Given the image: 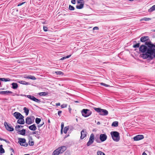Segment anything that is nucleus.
I'll use <instances>...</instances> for the list:
<instances>
[{"mask_svg":"<svg viewBox=\"0 0 155 155\" xmlns=\"http://www.w3.org/2000/svg\"><path fill=\"white\" fill-rule=\"evenodd\" d=\"M38 132V131H33L32 132V134H37Z\"/></svg>","mask_w":155,"mask_h":155,"instance_id":"obj_50","label":"nucleus"},{"mask_svg":"<svg viewBox=\"0 0 155 155\" xmlns=\"http://www.w3.org/2000/svg\"><path fill=\"white\" fill-rule=\"evenodd\" d=\"M62 130H63V129H61V134H62V133H63V131Z\"/></svg>","mask_w":155,"mask_h":155,"instance_id":"obj_58","label":"nucleus"},{"mask_svg":"<svg viewBox=\"0 0 155 155\" xmlns=\"http://www.w3.org/2000/svg\"><path fill=\"white\" fill-rule=\"evenodd\" d=\"M94 140V135L93 134H92L90 137L89 141L87 143V145L89 146L92 144Z\"/></svg>","mask_w":155,"mask_h":155,"instance_id":"obj_6","label":"nucleus"},{"mask_svg":"<svg viewBox=\"0 0 155 155\" xmlns=\"http://www.w3.org/2000/svg\"><path fill=\"white\" fill-rule=\"evenodd\" d=\"M62 113V111L61 110H59L58 112V114L59 116H61V114Z\"/></svg>","mask_w":155,"mask_h":155,"instance_id":"obj_45","label":"nucleus"},{"mask_svg":"<svg viewBox=\"0 0 155 155\" xmlns=\"http://www.w3.org/2000/svg\"><path fill=\"white\" fill-rule=\"evenodd\" d=\"M118 123L117 121H114L112 123V126L117 127L118 126Z\"/></svg>","mask_w":155,"mask_h":155,"instance_id":"obj_27","label":"nucleus"},{"mask_svg":"<svg viewBox=\"0 0 155 155\" xmlns=\"http://www.w3.org/2000/svg\"><path fill=\"white\" fill-rule=\"evenodd\" d=\"M18 82L20 84L26 85L29 84V83L28 82H26L24 81H18Z\"/></svg>","mask_w":155,"mask_h":155,"instance_id":"obj_22","label":"nucleus"},{"mask_svg":"<svg viewBox=\"0 0 155 155\" xmlns=\"http://www.w3.org/2000/svg\"><path fill=\"white\" fill-rule=\"evenodd\" d=\"M38 94L40 96H46L48 94V93L46 92H42L39 93Z\"/></svg>","mask_w":155,"mask_h":155,"instance_id":"obj_30","label":"nucleus"},{"mask_svg":"<svg viewBox=\"0 0 155 155\" xmlns=\"http://www.w3.org/2000/svg\"><path fill=\"white\" fill-rule=\"evenodd\" d=\"M113 140L116 141L118 142L120 140V134L117 131H111L110 133Z\"/></svg>","mask_w":155,"mask_h":155,"instance_id":"obj_2","label":"nucleus"},{"mask_svg":"<svg viewBox=\"0 0 155 155\" xmlns=\"http://www.w3.org/2000/svg\"><path fill=\"white\" fill-rule=\"evenodd\" d=\"M140 44L139 43H138L136 45H133V47L134 48H138L140 46Z\"/></svg>","mask_w":155,"mask_h":155,"instance_id":"obj_39","label":"nucleus"},{"mask_svg":"<svg viewBox=\"0 0 155 155\" xmlns=\"http://www.w3.org/2000/svg\"><path fill=\"white\" fill-rule=\"evenodd\" d=\"M67 104H63L61 105V108H64L67 107Z\"/></svg>","mask_w":155,"mask_h":155,"instance_id":"obj_41","label":"nucleus"},{"mask_svg":"<svg viewBox=\"0 0 155 155\" xmlns=\"http://www.w3.org/2000/svg\"><path fill=\"white\" fill-rule=\"evenodd\" d=\"M25 2H23L22 3H19L18 5V6H21V5H22L24 4L25 3Z\"/></svg>","mask_w":155,"mask_h":155,"instance_id":"obj_46","label":"nucleus"},{"mask_svg":"<svg viewBox=\"0 0 155 155\" xmlns=\"http://www.w3.org/2000/svg\"><path fill=\"white\" fill-rule=\"evenodd\" d=\"M29 145L30 146H32L34 144V142L33 141L29 140L28 142Z\"/></svg>","mask_w":155,"mask_h":155,"instance_id":"obj_38","label":"nucleus"},{"mask_svg":"<svg viewBox=\"0 0 155 155\" xmlns=\"http://www.w3.org/2000/svg\"><path fill=\"white\" fill-rule=\"evenodd\" d=\"M60 153H61L59 151V149H57L53 152L52 155H58Z\"/></svg>","mask_w":155,"mask_h":155,"instance_id":"obj_19","label":"nucleus"},{"mask_svg":"<svg viewBox=\"0 0 155 155\" xmlns=\"http://www.w3.org/2000/svg\"><path fill=\"white\" fill-rule=\"evenodd\" d=\"M151 20V18H144L140 19V21H148Z\"/></svg>","mask_w":155,"mask_h":155,"instance_id":"obj_31","label":"nucleus"},{"mask_svg":"<svg viewBox=\"0 0 155 155\" xmlns=\"http://www.w3.org/2000/svg\"><path fill=\"white\" fill-rule=\"evenodd\" d=\"M98 28L97 27H95L93 28V30H98Z\"/></svg>","mask_w":155,"mask_h":155,"instance_id":"obj_51","label":"nucleus"},{"mask_svg":"<svg viewBox=\"0 0 155 155\" xmlns=\"http://www.w3.org/2000/svg\"><path fill=\"white\" fill-rule=\"evenodd\" d=\"M24 155H29V154H25Z\"/></svg>","mask_w":155,"mask_h":155,"instance_id":"obj_64","label":"nucleus"},{"mask_svg":"<svg viewBox=\"0 0 155 155\" xmlns=\"http://www.w3.org/2000/svg\"><path fill=\"white\" fill-rule=\"evenodd\" d=\"M0 140H4L3 139H2V138H0Z\"/></svg>","mask_w":155,"mask_h":155,"instance_id":"obj_62","label":"nucleus"},{"mask_svg":"<svg viewBox=\"0 0 155 155\" xmlns=\"http://www.w3.org/2000/svg\"><path fill=\"white\" fill-rule=\"evenodd\" d=\"M18 142L21 145L25 147H27L28 146V143L26 142V140L25 138H18Z\"/></svg>","mask_w":155,"mask_h":155,"instance_id":"obj_5","label":"nucleus"},{"mask_svg":"<svg viewBox=\"0 0 155 155\" xmlns=\"http://www.w3.org/2000/svg\"><path fill=\"white\" fill-rule=\"evenodd\" d=\"M142 155H147L146 153H145V152H143L142 154Z\"/></svg>","mask_w":155,"mask_h":155,"instance_id":"obj_55","label":"nucleus"},{"mask_svg":"<svg viewBox=\"0 0 155 155\" xmlns=\"http://www.w3.org/2000/svg\"><path fill=\"white\" fill-rule=\"evenodd\" d=\"M31 100L33 101L38 103H39L41 102L40 100L35 98L34 96Z\"/></svg>","mask_w":155,"mask_h":155,"instance_id":"obj_23","label":"nucleus"},{"mask_svg":"<svg viewBox=\"0 0 155 155\" xmlns=\"http://www.w3.org/2000/svg\"><path fill=\"white\" fill-rule=\"evenodd\" d=\"M55 73L57 75H63L64 74V73L61 71H55Z\"/></svg>","mask_w":155,"mask_h":155,"instance_id":"obj_32","label":"nucleus"},{"mask_svg":"<svg viewBox=\"0 0 155 155\" xmlns=\"http://www.w3.org/2000/svg\"><path fill=\"white\" fill-rule=\"evenodd\" d=\"M48 123H50V120H48Z\"/></svg>","mask_w":155,"mask_h":155,"instance_id":"obj_60","label":"nucleus"},{"mask_svg":"<svg viewBox=\"0 0 155 155\" xmlns=\"http://www.w3.org/2000/svg\"><path fill=\"white\" fill-rule=\"evenodd\" d=\"M64 127V124L63 122H62L61 124V129H63Z\"/></svg>","mask_w":155,"mask_h":155,"instance_id":"obj_47","label":"nucleus"},{"mask_svg":"<svg viewBox=\"0 0 155 155\" xmlns=\"http://www.w3.org/2000/svg\"><path fill=\"white\" fill-rule=\"evenodd\" d=\"M149 40V37L148 36H143L140 39V41L143 42H145L146 41H147Z\"/></svg>","mask_w":155,"mask_h":155,"instance_id":"obj_14","label":"nucleus"},{"mask_svg":"<svg viewBox=\"0 0 155 155\" xmlns=\"http://www.w3.org/2000/svg\"><path fill=\"white\" fill-rule=\"evenodd\" d=\"M145 44L147 46L142 45L139 48V51L143 53L141 56L144 59L152 60L154 57L153 54L155 51V45L151 41L146 42Z\"/></svg>","mask_w":155,"mask_h":155,"instance_id":"obj_1","label":"nucleus"},{"mask_svg":"<svg viewBox=\"0 0 155 155\" xmlns=\"http://www.w3.org/2000/svg\"><path fill=\"white\" fill-rule=\"evenodd\" d=\"M24 118V117L23 116L21 119H18V120L17 121V123L21 124H25V120Z\"/></svg>","mask_w":155,"mask_h":155,"instance_id":"obj_16","label":"nucleus"},{"mask_svg":"<svg viewBox=\"0 0 155 155\" xmlns=\"http://www.w3.org/2000/svg\"><path fill=\"white\" fill-rule=\"evenodd\" d=\"M33 97V96H31V95H27V97L31 100H32Z\"/></svg>","mask_w":155,"mask_h":155,"instance_id":"obj_42","label":"nucleus"},{"mask_svg":"<svg viewBox=\"0 0 155 155\" xmlns=\"http://www.w3.org/2000/svg\"><path fill=\"white\" fill-rule=\"evenodd\" d=\"M69 110H70V111H71V108H69Z\"/></svg>","mask_w":155,"mask_h":155,"instance_id":"obj_63","label":"nucleus"},{"mask_svg":"<svg viewBox=\"0 0 155 155\" xmlns=\"http://www.w3.org/2000/svg\"><path fill=\"white\" fill-rule=\"evenodd\" d=\"M13 115L17 119H21L23 116L20 113L17 112H15L13 114Z\"/></svg>","mask_w":155,"mask_h":155,"instance_id":"obj_10","label":"nucleus"},{"mask_svg":"<svg viewBox=\"0 0 155 155\" xmlns=\"http://www.w3.org/2000/svg\"><path fill=\"white\" fill-rule=\"evenodd\" d=\"M41 121V119L40 118H36L35 119V122L37 124H39L40 121Z\"/></svg>","mask_w":155,"mask_h":155,"instance_id":"obj_35","label":"nucleus"},{"mask_svg":"<svg viewBox=\"0 0 155 155\" xmlns=\"http://www.w3.org/2000/svg\"><path fill=\"white\" fill-rule=\"evenodd\" d=\"M69 9L70 10H73L74 9V8L71 5H70L69 7Z\"/></svg>","mask_w":155,"mask_h":155,"instance_id":"obj_40","label":"nucleus"},{"mask_svg":"<svg viewBox=\"0 0 155 155\" xmlns=\"http://www.w3.org/2000/svg\"><path fill=\"white\" fill-rule=\"evenodd\" d=\"M107 136L105 134H101L100 135V139L101 142H104L106 140Z\"/></svg>","mask_w":155,"mask_h":155,"instance_id":"obj_11","label":"nucleus"},{"mask_svg":"<svg viewBox=\"0 0 155 155\" xmlns=\"http://www.w3.org/2000/svg\"><path fill=\"white\" fill-rule=\"evenodd\" d=\"M28 79H30L32 80H35L36 78L34 76L30 75L28 76Z\"/></svg>","mask_w":155,"mask_h":155,"instance_id":"obj_36","label":"nucleus"},{"mask_svg":"<svg viewBox=\"0 0 155 155\" xmlns=\"http://www.w3.org/2000/svg\"><path fill=\"white\" fill-rule=\"evenodd\" d=\"M35 117L33 116L28 117L25 120V123L28 124H30L34 122Z\"/></svg>","mask_w":155,"mask_h":155,"instance_id":"obj_8","label":"nucleus"},{"mask_svg":"<svg viewBox=\"0 0 155 155\" xmlns=\"http://www.w3.org/2000/svg\"><path fill=\"white\" fill-rule=\"evenodd\" d=\"M101 85L104 86H105L106 87H109L110 86L109 85L106 84H105L103 83H101Z\"/></svg>","mask_w":155,"mask_h":155,"instance_id":"obj_43","label":"nucleus"},{"mask_svg":"<svg viewBox=\"0 0 155 155\" xmlns=\"http://www.w3.org/2000/svg\"><path fill=\"white\" fill-rule=\"evenodd\" d=\"M95 141L97 142L98 143H100L101 142L100 140H99V139H96V138H95Z\"/></svg>","mask_w":155,"mask_h":155,"instance_id":"obj_49","label":"nucleus"},{"mask_svg":"<svg viewBox=\"0 0 155 155\" xmlns=\"http://www.w3.org/2000/svg\"><path fill=\"white\" fill-rule=\"evenodd\" d=\"M24 77L25 78L28 79V76H25Z\"/></svg>","mask_w":155,"mask_h":155,"instance_id":"obj_56","label":"nucleus"},{"mask_svg":"<svg viewBox=\"0 0 155 155\" xmlns=\"http://www.w3.org/2000/svg\"><path fill=\"white\" fill-rule=\"evenodd\" d=\"M0 80L3 81H9L11 80L9 78H0Z\"/></svg>","mask_w":155,"mask_h":155,"instance_id":"obj_24","label":"nucleus"},{"mask_svg":"<svg viewBox=\"0 0 155 155\" xmlns=\"http://www.w3.org/2000/svg\"><path fill=\"white\" fill-rule=\"evenodd\" d=\"M78 5L76 6V8L78 9H81L84 7V2L83 0L78 1L77 2Z\"/></svg>","mask_w":155,"mask_h":155,"instance_id":"obj_9","label":"nucleus"},{"mask_svg":"<svg viewBox=\"0 0 155 155\" xmlns=\"http://www.w3.org/2000/svg\"><path fill=\"white\" fill-rule=\"evenodd\" d=\"M81 113L83 116L85 117L90 116L92 114V112L87 109H83L81 111Z\"/></svg>","mask_w":155,"mask_h":155,"instance_id":"obj_4","label":"nucleus"},{"mask_svg":"<svg viewBox=\"0 0 155 155\" xmlns=\"http://www.w3.org/2000/svg\"><path fill=\"white\" fill-rule=\"evenodd\" d=\"M19 126H20V128L21 127L22 128V127H23V126H21V125H19Z\"/></svg>","mask_w":155,"mask_h":155,"instance_id":"obj_61","label":"nucleus"},{"mask_svg":"<svg viewBox=\"0 0 155 155\" xmlns=\"http://www.w3.org/2000/svg\"><path fill=\"white\" fill-rule=\"evenodd\" d=\"M20 95L21 96H24L25 97H27V95H24V94H21Z\"/></svg>","mask_w":155,"mask_h":155,"instance_id":"obj_54","label":"nucleus"},{"mask_svg":"<svg viewBox=\"0 0 155 155\" xmlns=\"http://www.w3.org/2000/svg\"><path fill=\"white\" fill-rule=\"evenodd\" d=\"M86 131L84 130H83L81 131V139H84L86 136Z\"/></svg>","mask_w":155,"mask_h":155,"instance_id":"obj_15","label":"nucleus"},{"mask_svg":"<svg viewBox=\"0 0 155 155\" xmlns=\"http://www.w3.org/2000/svg\"><path fill=\"white\" fill-rule=\"evenodd\" d=\"M26 130L25 129H23L21 130H20L18 132L19 134H21L22 135H25V134Z\"/></svg>","mask_w":155,"mask_h":155,"instance_id":"obj_20","label":"nucleus"},{"mask_svg":"<svg viewBox=\"0 0 155 155\" xmlns=\"http://www.w3.org/2000/svg\"><path fill=\"white\" fill-rule=\"evenodd\" d=\"M13 93L12 92L9 91H0V94H1L9 95V94H12Z\"/></svg>","mask_w":155,"mask_h":155,"instance_id":"obj_13","label":"nucleus"},{"mask_svg":"<svg viewBox=\"0 0 155 155\" xmlns=\"http://www.w3.org/2000/svg\"><path fill=\"white\" fill-rule=\"evenodd\" d=\"M58 149H59V151L61 153H62L63 152L66 150V148L65 146H62L61 147L58 148Z\"/></svg>","mask_w":155,"mask_h":155,"instance_id":"obj_18","label":"nucleus"},{"mask_svg":"<svg viewBox=\"0 0 155 155\" xmlns=\"http://www.w3.org/2000/svg\"><path fill=\"white\" fill-rule=\"evenodd\" d=\"M97 124H100V122H97Z\"/></svg>","mask_w":155,"mask_h":155,"instance_id":"obj_59","label":"nucleus"},{"mask_svg":"<svg viewBox=\"0 0 155 155\" xmlns=\"http://www.w3.org/2000/svg\"><path fill=\"white\" fill-rule=\"evenodd\" d=\"M20 126L19 125H17L15 126V130L17 131V133H18L19 131L20 130Z\"/></svg>","mask_w":155,"mask_h":155,"instance_id":"obj_34","label":"nucleus"},{"mask_svg":"<svg viewBox=\"0 0 155 155\" xmlns=\"http://www.w3.org/2000/svg\"><path fill=\"white\" fill-rule=\"evenodd\" d=\"M144 138V136L142 135H137L134 137V140L138 141L143 139Z\"/></svg>","mask_w":155,"mask_h":155,"instance_id":"obj_12","label":"nucleus"},{"mask_svg":"<svg viewBox=\"0 0 155 155\" xmlns=\"http://www.w3.org/2000/svg\"><path fill=\"white\" fill-rule=\"evenodd\" d=\"M4 125L6 129L9 131H13L14 129L13 127L11 126L10 124H8L6 122H5Z\"/></svg>","mask_w":155,"mask_h":155,"instance_id":"obj_7","label":"nucleus"},{"mask_svg":"<svg viewBox=\"0 0 155 155\" xmlns=\"http://www.w3.org/2000/svg\"><path fill=\"white\" fill-rule=\"evenodd\" d=\"M44 30L45 31H48V29L47 27L45 26L43 27Z\"/></svg>","mask_w":155,"mask_h":155,"instance_id":"obj_44","label":"nucleus"},{"mask_svg":"<svg viewBox=\"0 0 155 155\" xmlns=\"http://www.w3.org/2000/svg\"><path fill=\"white\" fill-rule=\"evenodd\" d=\"M152 32H155V29H152L151 30Z\"/></svg>","mask_w":155,"mask_h":155,"instance_id":"obj_57","label":"nucleus"},{"mask_svg":"<svg viewBox=\"0 0 155 155\" xmlns=\"http://www.w3.org/2000/svg\"><path fill=\"white\" fill-rule=\"evenodd\" d=\"M97 155H105V154L101 151H98L97 152Z\"/></svg>","mask_w":155,"mask_h":155,"instance_id":"obj_37","label":"nucleus"},{"mask_svg":"<svg viewBox=\"0 0 155 155\" xmlns=\"http://www.w3.org/2000/svg\"><path fill=\"white\" fill-rule=\"evenodd\" d=\"M28 128L29 129L32 131H35L37 129L36 126L35 124L29 126L28 127Z\"/></svg>","mask_w":155,"mask_h":155,"instance_id":"obj_17","label":"nucleus"},{"mask_svg":"<svg viewBox=\"0 0 155 155\" xmlns=\"http://www.w3.org/2000/svg\"><path fill=\"white\" fill-rule=\"evenodd\" d=\"M71 56V55L70 54V55L67 56L63 57L61 58V59H60V60H63L65 59L66 58H69V57H70Z\"/></svg>","mask_w":155,"mask_h":155,"instance_id":"obj_33","label":"nucleus"},{"mask_svg":"<svg viewBox=\"0 0 155 155\" xmlns=\"http://www.w3.org/2000/svg\"><path fill=\"white\" fill-rule=\"evenodd\" d=\"M3 140L5 141L7 143H9V142L7 140L5 139Z\"/></svg>","mask_w":155,"mask_h":155,"instance_id":"obj_52","label":"nucleus"},{"mask_svg":"<svg viewBox=\"0 0 155 155\" xmlns=\"http://www.w3.org/2000/svg\"><path fill=\"white\" fill-rule=\"evenodd\" d=\"M23 110H24V112L25 113L26 115H28L29 113V110L26 107H24V108Z\"/></svg>","mask_w":155,"mask_h":155,"instance_id":"obj_25","label":"nucleus"},{"mask_svg":"<svg viewBox=\"0 0 155 155\" xmlns=\"http://www.w3.org/2000/svg\"><path fill=\"white\" fill-rule=\"evenodd\" d=\"M44 124V122H43L42 123V124H39L38 125V127H41Z\"/></svg>","mask_w":155,"mask_h":155,"instance_id":"obj_48","label":"nucleus"},{"mask_svg":"<svg viewBox=\"0 0 155 155\" xmlns=\"http://www.w3.org/2000/svg\"><path fill=\"white\" fill-rule=\"evenodd\" d=\"M69 126H66L65 127L64 129V132L65 134H66L67 132V131L69 130Z\"/></svg>","mask_w":155,"mask_h":155,"instance_id":"obj_29","label":"nucleus"},{"mask_svg":"<svg viewBox=\"0 0 155 155\" xmlns=\"http://www.w3.org/2000/svg\"><path fill=\"white\" fill-rule=\"evenodd\" d=\"M155 10V5L153 6L150 8L148 10L149 12H152Z\"/></svg>","mask_w":155,"mask_h":155,"instance_id":"obj_28","label":"nucleus"},{"mask_svg":"<svg viewBox=\"0 0 155 155\" xmlns=\"http://www.w3.org/2000/svg\"><path fill=\"white\" fill-rule=\"evenodd\" d=\"M94 109L100 115L106 116L108 114V111L105 109L96 107L94 108Z\"/></svg>","mask_w":155,"mask_h":155,"instance_id":"obj_3","label":"nucleus"},{"mask_svg":"<svg viewBox=\"0 0 155 155\" xmlns=\"http://www.w3.org/2000/svg\"><path fill=\"white\" fill-rule=\"evenodd\" d=\"M12 88L14 89H16L18 87V85L17 83H13L12 84Z\"/></svg>","mask_w":155,"mask_h":155,"instance_id":"obj_21","label":"nucleus"},{"mask_svg":"<svg viewBox=\"0 0 155 155\" xmlns=\"http://www.w3.org/2000/svg\"><path fill=\"white\" fill-rule=\"evenodd\" d=\"M60 104L59 103H57L56 104V105L57 106H60Z\"/></svg>","mask_w":155,"mask_h":155,"instance_id":"obj_53","label":"nucleus"},{"mask_svg":"<svg viewBox=\"0 0 155 155\" xmlns=\"http://www.w3.org/2000/svg\"><path fill=\"white\" fill-rule=\"evenodd\" d=\"M3 146L2 145H0V153H4L5 152V151L2 147Z\"/></svg>","mask_w":155,"mask_h":155,"instance_id":"obj_26","label":"nucleus"}]
</instances>
